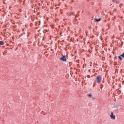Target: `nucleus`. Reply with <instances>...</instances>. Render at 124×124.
I'll use <instances>...</instances> for the list:
<instances>
[{
    "mask_svg": "<svg viewBox=\"0 0 124 124\" xmlns=\"http://www.w3.org/2000/svg\"><path fill=\"white\" fill-rule=\"evenodd\" d=\"M96 79L97 83H98V84H100V83H101V80H102L101 76L100 75L97 76Z\"/></svg>",
    "mask_w": 124,
    "mask_h": 124,
    "instance_id": "1",
    "label": "nucleus"
},
{
    "mask_svg": "<svg viewBox=\"0 0 124 124\" xmlns=\"http://www.w3.org/2000/svg\"><path fill=\"white\" fill-rule=\"evenodd\" d=\"M60 61H62L63 62H66V57L64 55H62V57L60 58Z\"/></svg>",
    "mask_w": 124,
    "mask_h": 124,
    "instance_id": "2",
    "label": "nucleus"
},
{
    "mask_svg": "<svg viewBox=\"0 0 124 124\" xmlns=\"http://www.w3.org/2000/svg\"><path fill=\"white\" fill-rule=\"evenodd\" d=\"M111 119H113V120H115L116 119V116H114V113L113 112L111 113V115H110Z\"/></svg>",
    "mask_w": 124,
    "mask_h": 124,
    "instance_id": "3",
    "label": "nucleus"
},
{
    "mask_svg": "<svg viewBox=\"0 0 124 124\" xmlns=\"http://www.w3.org/2000/svg\"><path fill=\"white\" fill-rule=\"evenodd\" d=\"M73 15V12H70L69 14H67V16H68L69 17V16H71V15Z\"/></svg>",
    "mask_w": 124,
    "mask_h": 124,
    "instance_id": "4",
    "label": "nucleus"
},
{
    "mask_svg": "<svg viewBox=\"0 0 124 124\" xmlns=\"http://www.w3.org/2000/svg\"><path fill=\"white\" fill-rule=\"evenodd\" d=\"M4 44V43L3 42V41H0V45H3Z\"/></svg>",
    "mask_w": 124,
    "mask_h": 124,
    "instance_id": "5",
    "label": "nucleus"
},
{
    "mask_svg": "<svg viewBox=\"0 0 124 124\" xmlns=\"http://www.w3.org/2000/svg\"><path fill=\"white\" fill-rule=\"evenodd\" d=\"M95 21H96V22H99V21H100V20H101V18H99V19H95Z\"/></svg>",
    "mask_w": 124,
    "mask_h": 124,
    "instance_id": "6",
    "label": "nucleus"
},
{
    "mask_svg": "<svg viewBox=\"0 0 124 124\" xmlns=\"http://www.w3.org/2000/svg\"><path fill=\"white\" fill-rule=\"evenodd\" d=\"M118 58L119 60H120V61H122V60H123V58H122V56L121 55L119 56Z\"/></svg>",
    "mask_w": 124,
    "mask_h": 124,
    "instance_id": "7",
    "label": "nucleus"
},
{
    "mask_svg": "<svg viewBox=\"0 0 124 124\" xmlns=\"http://www.w3.org/2000/svg\"><path fill=\"white\" fill-rule=\"evenodd\" d=\"M87 95L89 96V97H91L92 96V94H88Z\"/></svg>",
    "mask_w": 124,
    "mask_h": 124,
    "instance_id": "8",
    "label": "nucleus"
},
{
    "mask_svg": "<svg viewBox=\"0 0 124 124\" xmlns=\"http://www.w3.org/2000/svg\"><path fill=\"white\" fill-rule=\"evenodd\" d=\"M120 56L122 57V58H124V53L123 54H121Z\"/></svg>",
    "mask_w": 124,
    "mask_h": 124,
    "instance_id": "9",
    "label": "nucleus"
},
{
    "mask_svg": "<svg viewBox=\"0 0 124 124\" xmlns=\"http://www.w3.org/2000/svg\"><path fill=\"white\" fill-rule=\"evenodd\" d=\"M116 3H120V1H119V0H116Z\"/></svg>",
    "mask_w": 124,
    "mask_h": 124,
    "instance_id": "10",
    "label": "nucleus"
},
{
    "mask_svg": "<svg viewBox=\"0 0 124 124\" xmlns=\"http://www.w3.org/2000/svg\"><path fill=\"white\" fill-rule=\"evenodd\" d=\"M88 78H90V76H88Z\"/></svg>",
    "mask_w": 124,
    "mask_h": 124,
    "instance_id": "11",
    "label": "nucleus"
}]
</instances>
